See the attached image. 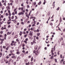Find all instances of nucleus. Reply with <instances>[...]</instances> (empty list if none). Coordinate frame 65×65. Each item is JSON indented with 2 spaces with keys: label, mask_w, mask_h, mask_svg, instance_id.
<instances>
[{
  "label": "nucleus",
  "mask_w": 65,
  "mask_h": 65,
  "mask_svg": "<svg viewBox=\"0 0 65 65\" xmlns=\"http://www.w3.org/2000/svg\"><path fill=\"white\" fill-rule=\"evenodd\" d=\"M60 59H64V56H63L62 57V55L61 54L60 55Z\"/></svg>",
  "instance_id": "1"
},
{
  "label": "nucleus",
  "mask_w": 65,
  "mask_h": 65,
  "mask_svg": "<svg viewBox=\"0 0 65 65\" xmlns=\"http://www.w3.org/2000/svg\"><path fill=\"white\" fill-rule=\"evenodd\" d=\"M21 14L22 15L23 14H24V13L22 12H20L18 14V15H21Z\"/></svg>",
  "instance_id": "2"
},
{
  "label": "nucleus",
  "mask_w": 65,
  "mask_h": 65,
  "mask_svg": "<svg viewBox=\"0 0 65 65\" xmlns=\"http://www.w3.org/2000/svg\"><path fill=\"white\" fill-rule=\"evenodd\" d=\"M29 35L30 36H32L33 35V31H30Z\"/></svg>",
  "instance_id": "3"
},
{
  "label": "nucleus",
  "mask_w": 65,
  "mask_h": 65,
  "mask_svg": "<svg viewBox=\"0 0 65 65\" xmlns=\"http://www.w3.org/2000/svg\"><path fill=\"white\" fill-rule=\"evenodd\" d=\"M55 2H54L52 4V6H53V8H54L55 7Z\"/></svg>",
  "instance_id": "4"
},
{
  "label": "nucleus",
  "mask_w": 65,
  "mask_h": 65,
  "mask_svg": "<svg viewBox=\"0 0 65 65\" xmlns=\"http://www.w3.org/2000/svg\"><path fill=\"white\" fill-rule=\"evenodd\" d=\"M16 19H17V18H16L15 19V20H12V21H13V22L14 23H15V24H17V21H16V20H15Z\"/></svg>",
  "instance_id": "5"
},
{
  "label": "nucleus",
  "mask_w": 65,
  "mask_h": 65,
  "mask_svg": "<svg viewBox=\"0 0 65 65\" xmlns=\"http://www.w3.org/2000/svg\"><path fill=\"white\" fill-rule=\"evenodd\" d=\"M38 50H37L35 53V54L36 56H38Z\"/></svg>",
  "instance_id": "6"
},
{
  "label": "nucleus",
  "mask_w": 65,
  "mask_h": 65,
  "mask_svg": "<svg viewBox=\"0 0 65 65\" xmlns=\"http://www.w3.org/2000/svg\"><path fill=\"white\" fill-rule=\"evenodd\" d=\"M23 34V32H22L21 31L20 32V33L19 34V35L20 36H21L22 35V34Z\"/></svg>",
  "instance_id": "7"
},
{
  "label": "nucleus",
  "mask_w": 65,
  "mask_h": 65,
  "mask_svg": "<svg viewBox=\"0 0 65 65\" xmlns=\"http://www.w3.org/2000/svg\"><path fill=\"white\" fill-rule=\"evenodd\" d=\"M16 10H17V8H16V9H14V11L15 12V14H17V11H16Z\"/></svg>",
  "instance_id": "8"
},
{
  "label": "nucleus",
  "mask_w": 65,
  "mask_h": 65,
  "mask_svg": "<svg viewBox=\"0 0 65 65\" xmlns=\"http://www.w3.org/2000/svg\"><path fill=\"white\" fill-rule=\"evenodd\" d=\"M41 1H40L39 3H38V5H40V4H41Z\"/></svg>",
  "instance_id": "9"
},
{
  "label": "nucleus",
  "mask_w": 65,
  "mask_h": 65,
  "mask_svg": "<svg viewBox=\"0 0 65 65\" xmlns=\"http://www.w3.org/2000/svg\"><path fill=\"white\" fill-rule=\"evenodd\" d=\"M9 6H10V4L9 3H8V9H10V8H9Z\"/></svg>",
  "instance_id": "10"
},
{
  "label": "nucleus",
  "mask_w": 65,
  "mask_h": 65,
  "mask_svg": "<svg viewBox=\"0 0 65 65\" xmlns=\"http://www.w3.org/2000/svg\"><path fill=\"white\" fill-rule=\"evenodd\" d=\"M62 21V19H61V18L60 17V23H61Z\"/></svg>",
  "instance_id": "11"
},
{
  "label": "nucleus",
  "mask_w": 65,
  "mask_h": 65,
  "mask_svg": "<svg viewBox=\"0 0 65 65\" xmlns=\"http://www.w3.org/2000/svg\"><path fill=\"white\" fill-rule=\"evenodd\" d=\"M25 64L26 65H30V63L29 62H28V63H26Z\"/></svg>",
  "instance_id": "12"
},
{
  "label": "nucleus",
  "mask_w": 65,
  "mask_h": 65,
  "mask_svg": "<svg viewBox=\"0 0 65 65\" xmlns=\"http://www.w3.org/2000/svg\"><path fill=\"white\" fill-rule=\"evenodd\" d=\"M33 43H35V44H36V41H34V40H33Z\"/></svg>",
  "instance_id": "13"
},
{
  "label": "nucleus",
  "mask_w": 65,
  "mask_h": 65,
  "mask_svg": "<svg viewBox=\"0 0 65 65\" xmlns=\"http://www.w3.org/2000/svg\"><path fill=\"white\" fill-rule=\"evenodd\" d=\"M35 49L36 50H37V46H36L35 47H34Z\"/></svg>",
  "instance_id": "14"
},
{
  "label": "nucleus",
  "mask_w": 65,
  "mask_h": 65,
  "mask_svg": "<svg viewBox=\"0 0 65 65\" xmlns=\"http://www.w3.org/2000/svg\"><path fill=\"white\" fill-rule=\"evenodd\" d=\"M64 59H61L60 61L61 63H62V62H63L64 61Z\"/></svg>",
  "instance_id": "15"
},
{
  "label": "nucleus",
  "mask_w": 65,
  "mask_h": 65,
  "mask_svg": "<svg viewBox=\"0 0 65 65\" xmlns=\"http://www.w3.org/2000/svg\"><path fill=\"white\" fill-rule=\"evenodd\" d=\"M28 36V34H26V35H24V37L25 38H26L27 36Z\"/></svg>",
  "instance_id": "16"
},
{
  "label": "nucleus",
  "mask_w": 65,
  "mask_h": 65,
  "mask_svg": "<svg viewBox=\"0 0 65 65\" xmlns=\"http://www.w3.org/2000/svg\"><path fill=\"white\" fill-rule=\"evenodd\" d=\"M40 35V33H38L37 34V36H39Z\"/></svg>",
  "instance_id": "17"
},
{
  "label": "nucleus",
  "mask_w": 65,
  "mask_h": 65,
  "mask_svg": "<svg viewBox=\"0 0 65 65\" xmlns=\"http://www.w3.org/2000/svg\"><path fill=\"white\" fill-rule=\"evenodd\" d=\"M22 47H24V46H25V44L24 43L22 44Z\"/></svg>",
  "instance_id": "18"
},
{
  "label": "nucleus",
  "mask_w": 65,
  "mask_h": 65,
  "mask_svg": "<svg viewBox=\"0 0 65 65\" xmlns=\"http://www.w3.org/2000/svg\"><path fill=\"white\" fill-rule=\"evenodd\" d=\"M60 9V7H58L57 9L56 10L57 11H58V10H59Z\"/></svg>",
  "instance_id": "19"
},
{
  "label": "nucleus",
  "mask_w": 65,
  "mask_h": 65,
  "mask_svg": "<svg viewBox=\"0 0 65 65\" xmlns=\"http://www.w3.org/2000/svg\"><path fill=\"white\" fill-rule=\"evenodd\" d=\"M53 49H54V48H53L52 50H51V53H53V52H54V51L53 50Z\"/></svg>",
  "instance_id": "20"
},
{
  "label": "nucleus",
  "mask_w": 65,
  "mask_h": 65,
  "mask_svg": "<svg viewBox=\"0 0 65 65\" xmlns=\"http://www.w3.org/2000/svg\"><path fill=\"white\" fill-rule=\"evenodd\" d=\"M23 42H25L26 44H27V42L26 41H24Z\"/></svg>",
  "instance_id": "21"
},
{
  "label": "nucleus",
  "mask_w": 65,
  "mask_h": 65,
  "mask_svg": "<svg viewBox=\"0 0 65 65\" xmlns=\"http://www.w3.org/2000/svg\"><path fill=\"white\" fill-rule=\"evenodd\" d=\"M21 9L22 11V10H23L24 9V7H22L21 8Z\"/></svg>",
  "instance_id": "22"
},
{
  "label": "nucleus",
  "mask_w": 65,
  "mask_h": 65,
  "mask_svg": "<svg viewBox=\"0 0 65 65\" xmlns=\"http://www.w3.org/2000/svg\"><path fill=\"white\" fill-rule=\"evenodd\" d=\"M54 61H55L56 63H57V59H55Z\"/></svg>",
  "instance_id": "23"
},
{
  "label": "nucleus",
  "mask_w": 65,
  "mask_h": 65,
  "mask_svg": "<svg viewBox=\"0 0 65 65\" xmlns=\"http://www.w3.org/2000/svg\"><path fill=\"white\" fill-rule=\"evenodd\" d=\"M30 64L31 65H32L33 64V62H31L30 63Z\"/></svg>",
  "instance_id": "24"
},
{
  "label": "nucleus",
  "mask_w": 65,
  "mask_h": 65,
  "mask_svg": "<svg viewBox=\"0 0 65 65\" xmlns=\"http://www.w3.org/2000/svg\"><path fill=\"white\" fill-rule=\"evenodd\" d=\"M27 61H28V60L26 59L24 60V62H26V63Z\"/></svg>",
  "instance_id": "25"
},
{
  "label": "nucleus",
  "mask_w": 65,
  "mask_h": 65,
  "mask_svg": "<svg viewBox=\"0 0 65 65\" xmlns=\"http://www.w3.org/2000/svg\"><path fill=\"white\" fill-rule=\"evenodd\" d=\"M6 58L7 59H8V58H9V56L8 55L6 56Z\"/></svg>",
  "instance_id": "26"
},
{
  "label": "nucleus",
  "mask_w": 65,
  "mask_h": 65,
  "mask_svg": "<svg viewBox=\"0 0 65 65\" xmlns=\"http://www.w3.org/2000/svg\"><path fill=\"white\" fill-rule=\"evenodd\" d=\"M50 25H51V26H53V24L52 23H51L50 24Z\"/></svg>",
  "instance_id": "27"
},
{
  "label": "nucleus",
  "mask_w": 65,
  "mask_h": 65,
  "mask_svg": "<svg viewBox=\"0 0 65 65\" xmlns=\"http://www.w3.org/2000/svg\"><path fill=\"white\" fill-rule=\"evenodd\" d=\"M12 14L13 15H14V14H14V12H13L12 13Z\"/></svg>",
  "instance_id": "28"
},
{
  "label": "nucleus",
  "mask_w": 65,
  "mask_h": 65,
  "mask_svg": "<svg viewBox=\"0 0 65 65\" xmlns=\"http://www.w3.org/2000/svg\"><path fill=\"white\" fill-rule=\"evenodd\" d=\"M27 17V20H29V16H28Z\"/></svg>",
  "instance_id": "29"
},
{
  "label": "nucleus",
  "mask_w": 65,
  "mask_h": 65,
  "mask_svg": "<svg viewBox=\"0 0 65 65\" xmlns=\"http://www.w3.org/2000/svg\"><path fill=\"white\" fill-rule=\"evenodd\" d=\"M53 58H54V57H53V56H52L51 57V59H53Z\"/></svg>",
  "instance_id": "30"
},
{
  "label": "nucleus",
  "mask_w": 65,
  "mask_h": 65,
  "mask_svg": "<svg viewBox=\"0 0 65 65\" xmlns=\"http://www.w3.org/2000/svg\"><path fill=\"white\" fill-rule=\"evenodd\" d=\"M21 24L22 25H24V22H21Z\"/></svg>",
  "instance_id": "31"
},
{
  "label": "nucleus",
  "mask_w": 65,
  "mask_h": 65,
  "mask_svg": "<svg viewBox=\"0 0 65 65\" xmlns=\"http://www.w3.org/2000/svg\"><path fill=\"white\" fill-rule=\"evenodd\" d=\"M35 24H34H34L32 25V27H34L35 26Z\"/></svg>",
  "instance_id": "32"
},
{
  "label": "nucleus",
  "mask_w": 65,
  "mask_h": 65,
  "mask_svg": "<svg viewBox=\"0 0 65 65\" xmlns=\"http://www.w3.org/2000/svg\"><path fill=\"white\" fill-rule=\"evenodd\" d=\"M33 60V57H32L31 58V61H32Z\"/></svg>",
  "instance_id": "33"
},
{
  "label": "nucleus",
  "mask_w": 65,
  "mask_h": 65,
  "mask_svg": "<svg viewBox=\"0 0 65 65\" xmlns=\"http://www.w3.org/2000/svg\"><path fill=\"white\" fill-rule=\"evenodd\" d=\"M60 51H58V52H57V54L58 55H60Z\"/></svg>",
  "instance_id": "34"
},
{
  "label": "nucleus",
  "mask_w": 65,
  "mask_h": 65,
  "mask_svg": "<svg viewBox=\"0 0 65 65\" xmlns=\"http://www.w3.org/2000/svg\"><path fill=\"white\" fill-rule=\"evenodd\" d=\"M63 65H65V61H64L63 62Z\"/></svg>",
  "instance_id": "35"
},
{
  "label": "nucleus",
  "mask_w": 65,
  "mask_h": 65,
  "mask_svg": "<svg viewBox=\"0 0 65 65\" xmlns=\"http://www.w3.org/2000/svg\"><path fill=\"white\" fill-rule=\"evenodd\" d=\"M37 32H39V29H37Z\"/></svg>",
  "instance_id": "36"
},
{
  "label": "nucleus",
  "mask_w": 65,
  "mask_h": 65,
  "mask_svg": "<svg viewBox=\"0 0 65 65\" xmlns=\"http://www.w3.org/2000/svg\"><path fill=\"white\" fill-rule=\"evenodd\" d=\"M11 58H15V56H12Z\"/></svg>",
  "instance_id": "37"
},
{
  "label": "nucleus",
  "mask_w": 65,
  "mask_h": 65,
  "mask_svg": "<svg viewBox=\"0 0 65 65\" xmlns=\"http://www.w3.org/2000/svg\"><path fill=\"white\" fill-rule=\"evenodd\" d=\"M30 30L31 31H33V28H30Z\"/></svg>",
  "instance_id": "38"
},
{
  "label": "nucleus",
  "mask_w": 65,
  "mask_h": 65,
  "mask_svg": "<svg viewBox=\"0 0 65 65\" xmlns=\"http://www.w3.org/2000/svg\"><path fill=\"white\" fill-rule=\"evenodd\" d=\"M34 24H36V21H35L34 22Z\"/></svg>",
  "instance_id": "39"
},
{
  "label": "nucleus",
  "mask_w": 65,
  "mask_h": 65,
  "mask_svg": "<svg viewBox=\"0 0 65 65\" xmlns=\"http://www.w3.org/2000/svg\"><path fill=\"white\" fill-rule=\"evenodd\" d=\"M27 8H29L30 7V6H29V5H27Z\"/></svg>",
  "instance_id": "40"
},
{
  "label": "nucleus",
  "mask_w": 65,
  "mask_h": 65,
  "mask_svg": "<svg viewBox=\"0 0 65 65\" xmlns=\"http://www.w3.org/2000/svg\"><path fill=\"white\" fill-rule=\"evenodd\" d=\"M3 31H1L0 32L1 34H3Z\"/></svg>",
  "instance_id": "41"
},
{
  "label": "nucleus",
  "mask_w": 65,
  "mask_h": 65,
  "mask_svg": "<svg viewBox=\"0 0 65 65\" xmlns=\"http://www.w3.org/2000/svg\"><path fill=\"white\" fill-rule=\"evenodd\" d=\"M31 45H33V44H34V43H33V42H31Z\"/></svg>",
  "instance_id": "42"
},
{
  "label": "nucleus",
  "mask_w": 65,
  "mask_h": 65,
  "mask_svg": "<svg viewBox=\"0 0 65 65\" xmlns=\"http://www.w3.org/2000/svg\"><path fill=\"white\" fill-rule=\"evenodd\" d=\"M13 18H14V16H12V17H11V19H12V20H13Z\"/></svg>",
  "instance_id": "43"
},
{
  "label": "nucleus",
  "mask_w": 65,
  "mask_h": 65,
  "mask_svg": "<svg viewBox=\"0 0 65 65\" xmlns=\"http://www.w3.org/2000/svg\"><path fill=\"white\" fill-rule=\"evenodd\" d=\"M36 39L38 40L39 39V38L38 37H36Z\"/></svg>",
  "instance_id": "44"
},
{
  "label": "nucleus",
  "mask_w": 65,
  "mask_h": 65,
  "mask_svg": "<svg viewBox=\"0 0 65 65\" xmlns=\"http://www.w3.org/2000/svg\"><path fill=\"white\" fill-rule=\"evenodd\" d=\"M36 4V2H34V5H35Z\"/></svg>",
  "instance_id": "45"
},
{
  "label": "nucleus",
  "mask_w": 65,
  "mask_h": 65,
  "mask_svg": "<svg viewBox=\"0 0 65 65\" xmlns=\"http://www.w3.org/2000/svg\"><path fill=\"white\" fill-rule=\"evenodd\" d=\"M17 54H20V52H17Z\"/></svg>",
  "instance_id": "46"
},
{
  "label": "nucleus",
  "mask_w": 65,
  "mask_h": 65,
  "mask_svg": "<svg viewBox=\"0 0 65 65\" xmlns=\"http://www.w3.org/2000/svg\"><path fill=\"white\" fill-rule=\"evenodd\" d=\"M11 13H9V16H11Z\"/></svg>",
  "instance_id": "47"
},
{
  "label": "nucleus",
  "mask_w": 65,
  "mask_h": 65,
  "mask_svg": "<svg viewBox=\"0 0 65 65\" xmlns=\"http://www.w3.org/2000/svg\"><path fill=\"white\" fill-rule=\"evenodd\" d=\"M26 3L27 4H29V2L28 1H26Z\"/></svg>",
  "instance_id": "48"
},
{
  "label": "nucleus",
  "mask_w": 65,
  "mask_h": 65,
  "mask_svg": "<svg viewBox=\"0 0 65 65\" xmlns=\"http://www.w3.org/2000/svg\"><path fill=\"white\" fill-rule=\"evenodd\" d=\"M7 36V35H6V34H5L4 35V37H6Z\"/></svg>",
  "instance_id": "49"
},
{
  "label": "nucleus",
  "mask_w": 65,
  "mask_h": 65,
  "mask_svg": "<svg viewBox=\"0 0 65 65\" xmlns=\"http://www.w3.org/2000/svg\"><path fill=\"white\" fill-rule=\"evenodd\" d=\"M23 34H26V32H25V31H23Z\"/></svg>",
  "instance_id": "50"
},
{
  "label": "nucleus",
  "mask_w": 65,
  "mask_h": 65,
  "mask_svg": "<svg viewBox=\"0 0 65 65\" xmlns=\"http://www.w3.org/2000/svg\"><path fill=\"white\" fill-rule=\"evenodd\" d=\"M51 40L50 41H52L53 40V38H50Z\"/></svg>",
  "instance_id": "51"
},
{
  "label": "nucleus",
  "mask_w": 65,
  "mask_h": 65,
  "mask_svg": "<svg viewBox=\"0 0 65 65\" xmlns=\"http://www.w3.org/2000/svg\"><path fill=\"white\" fill-rule=\"evenodd\" d=\"M10 52L11 54H12V50H11L10 51Z\"/></svg>",
  "instance_id": "52"
},
{
  "label": "nucleus",
  "mask_w": 65,
  "mask_h": 65,
  "mask_svg": "<svg viewBox=\"0 0 65 65\" xmlns=\"http://www.w3.org/2000/svg\"><path fill=\"white\" fill-rule=\"evenodd\" d=\"M34 32H35V33H36V32H37V30H35L34 31Z\"/></svg>",
  "instance_id": "53"
},
{
  "label": "nucleus",
  "mask_w": 65,
  "mask_h": 65,
  "mask_svg": "<svg viewBox=\"0 0 65 65\" xmlns=\"http://www.w3.org/2000/svg\"><path fill=\"white\" fill-rule=\"evenodd\" d=\"M8 48H9V47H7L6 48V50H8Z\"/></svg>",
  "instance_id": "54"
},
{
  "label": "nucleus",
  "mask_w": 65,
  "mask_h": 65,
  "mask_svg": "<svg viewBox=\"0 0 65 65\" xmlns=\"http://www.w3.org/2000/svg\"><path fill=\"white\" fill-rule=\"evenodd\" d=\"M8 13H6V16H8Z\"/></svg>",
  "instance_id": "55"
},
{
  "label": "nucleus",
  "mask_w": 65,
  "mask_h": 65,
  "mask_svg": "<svg viewBox=\"0 0 65 65\" xmlns=\"http://www.w3.org/2000/svg\"><path fill=\"white\" fill-rule=\"evenodd\" d=\"M3 4L5 6H6V3H4Z\"/></svg>",
  "instance_id": "56"
},
{
  "label": "nucleus",
  "mask_w": 65,
  "mask_h": 65,
  "mask_svg": "<svg viewBox=\"0 0 65 65\" xmlns=\"http://www.w3.org/2000/svg\"><path fill=\"white\" fill-rule=\"evenodd\" d=\"M8 60H7V61H6V64H7L8 63Z\"/></svg>",
  "instance_id": "57"
},
{
  "label": "nucleus",
  "mask_w": 65,
  "mask_h": 65,
  "mask_svg": "<svg viewBox=\"0 0 65 65\" xmlns=\"http://www.w3.org/2000/svg\"><path fill=\"white\" fill-rule=\"evenodd\" d=\"M4 39H1V41H2L3 42V41H4Z\"/></svg>",
  "instance_id": "58"
},
{
  "label": "nucleus",
  "mask_w": 65,
  "mask_h": 65,
  "mask_svg": "<svg viewBox=\"0 0 65 65\" xmlns=\"http://www.w3.org/2000/svg\"><path fill=\"white\" fill-rule=\"evenodd\" d=\"M7 34L8 35H9V32H8Z\"/></svg>",
  "instance_id": "59"
},
{
  "label": "nucleus",
  "mask_w": 65,
  "mask_h": 65,
  "mask_svg": "<svg viewBox=\"0 0 65 65\" xmlns=\"http://www.w3.org/2000/svg\"><path fill=\"white\" fill-rule=\"evenodd\" d=\"M54 51H55V49H56V47L55 46H54Z\"/></svg>",
  "instance_id": "60"
},
{
  "label": "nucleus",
  "mask_w": 65,
  "mask_h": 65,
  "mask_svg": "<svg viewBox=\"0 0 65 65\" xmlns=\"http://www.w3.org/2000/svg\"><path fill=\"white\" fill-rule=\"evenodd\" d=\"M3 48H6V46H4L3 47Z\"/></svg>",
  "instance_id": "61"
},
{
  "label": "nucleus",
  "mask_w": 65,
  "mask_h": 65,
  "mask_svg": "<svg viewBox=\"0 0 65 65\" xmlns=\"http://www.w3.org/2000/svg\"><path fill=\"white\" fill-rule=\"evenodd\" d=\"M14 65L16 64V62H14Z\"/></svg>",
  "instance_id": "62"
},
{
  "label": "nucleus",
  "mask_w": 65,
  "mask_h": 65,
  "mask_svg": "<svg viewBox=\"0 0 65 65\" xmlns=\"http://www.w3.org/2000/svg\"><path fill=\"white\" fill-rule=\"evenodd\" d=\"M63 20H64V21H65V18L64 17L63 18Z\"/></svg>",
  "instance_id": "63"
},
{
  "label": "nucleus",
  "mask_w": 65,
  "mask_h": 65,
  "mask_svg": "<svg viewBox=\"0 0 65 65\" xmlns=\"http://www.w3.org/2000/svg\"><path fill=\"white\" fill-rule=\"evenodd\" d=\"M1 13H2V14L3 13V11H2V10L1 11Z\"/></svg>",
  "instance_id": "64"
}]
</instances>
